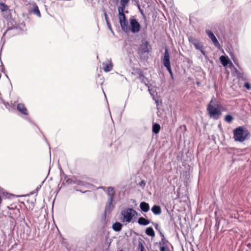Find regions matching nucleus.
<instances>
[{
  "label": "nucleus",
  "instance_id": "nucleus-10",
  "mask_svg": "<svg viewBox=\"0 0 251 251\" xmlns=\"http://www.w3.org/2000/svg\"><path fill=\"white\" fill-rule=\"evenodd\" d=\"M32 5V7H31L28 10L29 13L33 14L34 15H36L37 17L41 18V14L37 5L35 3H33Z\"/></svg>",
  "mask_w": 251,
  "mask_h": 251
},
{
  "label": "nucleus",
  "instance_id": "nucleus-33",
  "mask_svg": "<svg viewBox=\"0 0 251 251\" xmlns=\"http://www.w3.org/2000/svg\"><path fill=\"white\" fill-rule=\"evenodd\" d=\"M160 251H169V249L167 246H160Z\"/></svg>",
  "mask_w": 251,
  "mask_h": 251
},
{
  "label": "nucleus",
  "instance_id": "nucleus-43",
  "mask_svg": "<svg viewBox=\"0 0 251 251\" xmlns=\"http://www.w3.org/2000/svg\"><path fill=\"white\" fill-rule=\"evenodd\" d=\"M153 225L154 226L155 228L157 229V230H159V226L157 224H156V223H152Z\"/></svg>",
  "mask_w": 251,
  "mask_h": 251
},
{
  "label": "nucleus",
  "instance_id": "nucleus-19",
  "mask_svg": "<svg viewBox=\"0 0 251 251\" xmlns=\"http://www.w3.org/2000/svg\"><path fill=\"white\" fill-rule=\"evenodd\" d=\"M139 78L140 79L141 82L143 83H144L146 86L148 87L149 84V80L147 78H146L145 75L143 74V73L142 72H140L139 73Z\"/></svg>",
  "mask_w": 251,
  "mask_h": 251
},
{
  "label": "nucleus",
  "instance_id": "nucleus-49",
  "mask_svg": "<svg viewBox=\"0 0 251 251\" xmlns=\"http://www.w3.org/2000/svg\"><path fill=\"white\" fill-rule=\"evenodd\" d=\"M197 84L198 85H199L200 84V82H198L197 83Z\"/></svg>",
  "mask_w": 251,
  "mask_h": 251
},
{
  "label": "nucleus",
  "instance_id": "nucleus-12",
  "mask_svg": "<svg viewBox=\"0 0 251 251\" xmlns=\"http://www.w3.org/2000/svg\"><path fill=\"white\" fill-rule=\"evenodd\" d=\"M220 60L221 64L224 67H226L228 64L229 65V67L233 66V64L230 60L229 58L227 56L222 55L220 57Z\"/></svg>",
  "mask_w": 251,
  "mask_h": 251
},
{
  "label": "nucleus",
  "instance_id": "nucleus-27",
  "mask_svg": "<svg viewBox=\"0 0 251 251\" xmlns=\"http://www.w3.org/2000/svg\"><path fill=\"white\" fill-rule=\"evenodd\" d=\"M188 41L189 42L192 44L193 46H195V45L198 43H199L200 41V40L195 38L193 37V36H189L188 37Z\"/></svg>",
  "mask_w": 251,
  "mask_h": 251
},
{
  "label": "nucleus",
  "instance_id": "nucleus-24",
  "mask_svg": "<svg viewBox=\"0 0 251 251\" xmlns=\"http://www.w3.org/2000/svg\"><path fill=\"white\" fill-rule=\"evenodd\" d=\"M159 231L160 232V236H161V240L159 242V243H158L159 245L160 246H167V244L168 242V240L165 239L163 233H162L159 230Z\"/></svg>",
  "mask_w": 251,
  "mask_h": 251
},
{
  "label": "nucleus",
  "instance_id": "nucleus-14",
  "mask_svg": "<svg viewBox=\"0 0 251 251\" xmlns=\"http://www.w3.org/2000/svg\"><path fill=\"white\" fill-rule=\"evenodd\" d=\"M17 109L21 114L25 115H28V112L24 104L20 103L17 104Z\"/></svg>",
  "mask_w": 251,
  "mask_h": 251
},
{
  "label": "nucleus",
  "instance_id": "nucleus-20",
  "mask_svg": "<svg viewBox=\"0 0 251 251\" xmlns=\"http://www.w3.org/2000/svg\"><path fill=\"white\" fill-rule=\"evenodd\" d=\"M151 210L155 215H158L161 213V208L160 206L158 205H154L151 207Z\"/></svg>",
  "mask_w": 251,
  "mask_h": 251
},
{
  "label": "nucleus",
  "instance_id": "nucleus-15",
  "mask_svg": "<svg viewBox=\"0 0 251 251\" xmlns=\"http://www.w3.org/2000/svg\"><path fill=\"white\" fill-rule=\"evenodd\" d=\"M121 5L118 7V13L119 15H124V10L125 9L126 6L127 5L129 1H120Z\"/></svg>",
  "mask_w": 251,
  "mask_h": 251
},
{
  "label": "nucleus",
  "instance_id": "nucleus-40",
  "mask_svg": "<svg viewBox=\"0 0 251 251\" xmlns=\"http://www.w3.org/2000/svg\"><path fill=\"white\" fill-rule=\"evenodd\" d=\"M139 185L141 186V187H144L145 185H146V182L144 180H142L140 183H139Z\"/></svg>",
  "mask_w": 251,
  "mask_h": 251
},
{
  "label": "nucleus",
  "instance_id": "nucleus-42",
  "mask_svg": "<svg viewBox=\"0 0 251 251\" xmlns=\"http://www.w3.org/2000/svg\"><path fill=\"white\" fill-rule=\"evenodd\" d=\"M139 247L140 248V251H144V247L141 243H139Z\"/></svg>",
  "mask_w": 251,
  "mask_h": 251
},
{
  "label": "nucleus",
  "instance_id": "nucleus-1",
  "mask_svg": "<svg viewBox=\"0 0 251 251\" xmlns=\"http://www.w3.org/2000/svg\"><path fill=\"white\" fill-rule=\"evenodd\" d=\"M0 10L4 18L7 21L8 28L3 34V36H7L8 37L13 36L16 34L15 30H17L18 27L22 30L25 27V24L23 22L20 26L17 25L15 21L12 19V13L13 10L10 9L9 7L2 2H0Z\"/></svg>",
  "mask_w": 251,
  "mask_h": 251
},
{
  "label": "nucleus",
  "instance_id": "nucleus-2",
  "mask_svg": "<svg viewBox=\"0 0 251 251\" xmlns=\"http://www.w3.org/2000/svg\"><path fill=\"white\" fill-rule=\"evenodd\" d=\"M221 106L217 103V100L213 97L207 106V111L210 118L214 120H218L221 115Z\"/></svg>",
  "mask_w": 251,
  "mask_h": 251
},
{
  "label": "nucleus",
  "instance_id": "nucleus-18",
  "mask_svg": "<svg viewBox=\"0 0 251 251\" xmlns=\"http://www.w3.org/2000/svg\"><path fill=\"white\" fill-rule=\"evenodd\" d=\"M194 46L196 50H200L202 54L204 56L205 55V52L204 50L202 42L200 41L199 43L196 44Z\"/></svg>",
  "mask_w": 251,
  "mask_h": 251
},
{
  "label": "nucleus",
  "instance_id": "nucleus-23",
  "mask_svg": "<svg viewBox=\"0 0 251 251\" xmlns=\"http://www.w3.org/2000/svg\"><path fill=\"white\" fill-rule=\"evenodd\" d=\"M114 202V200H108L107 201V202L105 205V211H110L111 209L113 207V203Z\"/></svg>",
  "mask_w": 251,
  "mask_h": 251
},
{
  "label": "nucleus",
  "instance_id": "nucleus-28",
  "mask_svg": "<svg viewBox=\"0 0 251 251\" xmlns=\"http://www.w3.org/2000/svg\"><path fill=\"white\" fill-rule=\"evenodd\" d=\"M188 41L189 42L192 44L193 46H195V45L198 43H199L200 41V40L195 38L193 37V36H189L188 37Z\"/></svg>",
  "mask_w": 251,
  "mask_h": 251
},
{
  "label": "nucleus",
  "instance_id": "nucleus-41",
  "mask_svg": "<svg viewBox=\"0 0 251 251\" xmlns=\"http://www.w3.org/2000/svg\"><path fill=\"white\" fill-rule=\"evenodd\" d=\"M106 243H107V245L106 248H105V250H108V249H109V246H110V245L111 242H108V238H107H107H106Z\"/></svg>",
  "mask_w": 251,
  "mask_h": 251
},
{
  "label": "nucleus",
  "instance_id": "nucleus-38",
  "mask_svg": "<svg viewBox=\"0 0 251 251\" xmlns=\"http://www.w3.org/2000/svg\"><path fill=\"white\" fill-rule=\"evenodd\" d=\"M244 73L243 72H240L239 75H238V76H237V77L238 78V79H242L243 78V76H244Z\"/></svg>",
  "mask_w": 251,
  "mask_h": 251
},
{
  "label": "nucleus",
  "instance_id": "nucleus-16",
  "mask_svg": "<svg viewBox=\"0 0 251 251\" xmlns=\"http://www.w3.org/2000/svg\"><path fill=\"white\" fill-rule=\"evenodd\" d=\"M102 65L103 66V69L105 72H110L113 67L111 61H108V62H103Z\"/></svg>",
  "mask_w": 251,
  "mask_h": 251
},
{
  "label": "nucleus",
  "instance_id": "nucleus-25",
  "mask_svg": "<svg viewBox=\"0 0 251 251\" xmlns=\"http://www.w3.org/2000/svg\"><path fill=\"white\" fill-rule=\"evenodd\" d=\"M160 130V126L157 123H154L152 125V131L154 134H157L159 133Z\"/></svg>",
  "mask_w": 251,
  "mask_h": 251
},
{
  "label": "nucleus",
  "instance_id": "nucleus-52",
  "mask_svg": "<svg viewBox=\"0 0 251 251\" xmlns=\"http://www.w3.org/2000/svg\"><path fill=\"white\" fill-rule=\"evenodd\" d=\"M103 94H104V96H106V95H105V94L104 91H103Z\"/></svg>",
  "mask_w": 251,
  "mask_h": 251
},
{
  "label": "nucleus",
  "instance_id": "nucleus-26",
  "mask_svg": "<svg viewBox=\"0 0 251 251\" xmlns=\"http://www.w3.org/2000/svg\"><path fill=\"white\" fill-rule=\"evenodd\" d=\"M145 232L147 235L148 236H151L152 237H154L155 236V232L151 227H149L147 228V229L145 230Z\"/></svg>",
  "mask_w": 251,
  "mask_h": 251
},
{
  "label": "nucleus",
  "instance_id": "nucleus-37",
  "mask_svg": "<svg viewBox=\"0 0 251 251\" xmlns=\"http://www.w3.org/2000/svg\"><path fill=\"white\" fill-rule=\"evenodd\" d=\"M244 86L248 90H250L251 88V84L249 82H246L244 84Z\"/></svg>",
  "mask_w": 251,
  "mask_h": 251
},
{
  "label": "nucleus",
  "instance_id": "nucleus-45",
  "mask_svg": "<svg viewBox=\"0 0 251 251\" xmlns=\"http://www.w3.org/2000/svg\"><path fill=\"white\" fill-rule=\"evenodd\" d=\"M99 189H102L104 191L106 192L105 191V188L103 186H100L99 188Z\"/></svg>",
  "mask_w": 251,
  "mask_h": 251
},
{
  "label": "nucleus",
  "instance_id": "nucleus-6",
  "mask_svg": "<svg viewBox=\"0 0 251 251\" xmlns=\"http://www.w3.org/2000/svg\"><path fill=\"white\" fill-rule=\"evenodd\" d=\"M122 216L124 217V220L126 222L129 223L131 222L132 218L135 214H136V211L132 208H129L126 210H123L121 212Z\"/></svg>",
  "mask_w": 251,
  "mask_h": 251
},
{
  "label": "nucleus",
  "instance_id": "nucleus-13",
  "mask_svg": "<svg viewBox=\"0 0 251 251\" xmlns=\"http://www.w3.org/2000/svg\"><path fill=\"white\" fill-rule=\"evenodd\" d=\"M106 194L108 196V200H114L115 196V191L114 187L109 186L107 188V190L106 191Z\"/></svg>",
  "mask_w": 251,
  "mask_h": 251
},
{
  "label": "nucleus",
  "instance_id": "nucleus-39",
  "mask_svg": "<svg viewBox=\"0 0 251 251\" xmlns=\"http://www.w3.org/2000/svg\"><path fill=\"white\" fill-rule=\"evenodd\" d=\"M106 24L107 25V26L108 27V29L112 32L113 33V31L112 30V27H111V24L110 23V22H108V23H106Z\"/></svg>",
  "mask_w": 251,
  "mask_h": 251
},
{
  "label": "nucleus",
  "instance_id": "nucleus-29",
  "mask_svg": "<svg viewBox=\"0 0 251 251\" xmlns=\"http://www.w3.org/2000/svg\"><path fill=\"white\" fill-rule=\"evenodd\" d=\"M89 185V183L86 182V181H82V180H79V181H78V184L77 186H80V187H85V188H88V186Z\"/></svg>",
  "mask_w": 251,
  "mask_h": 251
},
{
  "label": "nucleus",
  "instance_id": "nucleus-5",
  "mask_svg": "<svg viewBox=\"0 0 251 251\" xmlns=\"http://www.w3.org/2000/svg\"><path fill=\"white\" fill-rule=\"evenodd\" d=\"M151 50V47L149 42L145 40H142V43L138 48V52L139 55L142 56L145 53L148 54Z\"/></svg>",
  "mask_w": 251,
  "mask_h": 251
},
{
  "label": "nucleus",
  "instance_id": "nucleus-11",
  "mask_svg": "<svg viewBox=\"0 0 251 251\" xmlns=\"http://www.w3.org/2000/svg\"><path fill=\"white\" fill-rule=\"evenodd\" d=\"M205 33L208 35L209 38L211 40L212 42H213V44L215 47H219L220 46V44L217 39L216 37L213 34V33L209 29H206L205 30Z\"/></svg>",
  "mask_w": 251,
  "mask_h": 251
},
{
  "label": "nucleus",
  "instance_id": "nucleus-21",
  "mask_svg": "<svg viewBox=\"0 0 251 251\" xmlns=\"http://www.w3.org/2000/svg\"><path fill=\"white\" fill-rule=\"evenodd\" d=\"M137 222L138 224L142 226H147L150 223V221L149 220L142 217H140L138 219Z\"/></svg>",
  "mask_w": 251,
  "mask_h": 251
},
{
  "label": "nucleus",
  "instance_id": "nucleus-4",
  "mask_svg": "<svg viewBox=\"0 0 251 251\" xmlns=\"http://www.w3.org/2000/svg\"><path fill=\"white\" fill-rule=\"evenodd\" d=\"M162 62L164 66L166 68L167 71L169 73L171 78L174 79V75L170 64V54L169 52L168 49L167 47H166L165 49L164 56L162 58Z\"/></svg>",
  "mask_w": 251,
  "mask_h": 251
},
{
  "label": "nucleus",
  "instance_id": "nucleus-44",
  "mask_svg": "<svg viewBox=\"0 0 251 251\" xmlns=\"http://www.w3.org/2000/svg\"><path fill=\"white\" fill-rule=\"evenodd\" d=\"M26 120H27L30 124H34L32 121L29 118H27Z\"/></svg>",
  "mask_w": 251,
  "mask_h": 251
},
{
  "label": "nucleus",
  "instance_id": "nucleus-48",
  "mask_svg": "<svg viewBox=\"0 0 251 251\" xmlns=\"http://www.w3.org/2000/svg\"><path fill=\"white\" fill-rule=\"evenodd\" d=\"M41 187V185H40V186H38V187L36 188V191H38L40 189Z\"/></svg>",
  "mask_w": 251,
  "mask_h": 251
},
{
  "label": "nucleus",
  "instance_id": "nucleus-8",
  "mask_svg": "<svg viewBox=\"0 0 251 251\" xmlns=\"http://www.w3.org/2000/svg\"><path fill=\"white\" fill-rule=\"evenodd\" d=\"M130 27V30L132 33H138L141 28V25L135 19H130L129 20Z\"/></svg>",
  "mask_w": 251,
  "mask_h": 251
},
{
  "label": "nucleus",
  "instance_id": "nucleus-32",
  "mask_svg": "<svg viewBox=\"0 0 251 251\" xmlns=\"http://www.w3.org/2000/svg\"><path fill=\"white\" fill-rule=\"evenodd\" d=\"M230 69L231 70V73L233 75H234L238 71L237 69L233 65V66H231L230 67Z\"/></svg>",
  "mask_w": 251,
  "mask_h": 251
},
{
  "label": "nucleus",
  "instance_id": "nucleus-30",
  "mask_svg": "<svg viewBox=\"0 0 251 251\" xmlns=\"http://www.w3.org/2000/svg\"><path fill=\"white\" fill-rule=\"evenodd\" d=\"M233 117L229 114L226 115L225 118V120L228 123H231L232 122V121L233 120Z\"/></svg>",
  "mask_w": 251,
  "mask_h": 251
},
{
  "label": "nucleus",
  "instance_id": "nucleus-47",
  "mask_svg": "<svg viewBox=\"0 0 251 251\" xmlns=\"http://www.w3.org/2000/svg\"><path fill=\"white\" fill-rule=\"evenodd\" d=\"M75 190H76V191H79V192H81V193H85V192H86V191H85L83 192V191H82L81 190H78V189H75Z\"/></svg>",
  "mask_w": 251,
  "mask_h": 251
},
{
  "label": "nucleus",
  "instance_id": "nucleus-17",
  "mask_svg": "<svg viewBox=\"0 0 251 251\" xmlns=\"http://www.w3.org/2000/svg\"><path fill=\"white\" fill-rule=\"evenodd\" d=\"M140 208L142 211L147 212L150 210V205L148 203L142 201L140 204Z\"/></svg>",
  "mask_w": 251,
  "mask_h": 251
},
{
  "label": "nucleus",
  "instance_id": "nucleus-53",
  "mask_svg": "<svg viewBox=\"0 0 251 251\" xmlns=\"http://www.w3.org/2000/svg\"><path fill=\"white\" fill-rule=\"evenodd\" d=\"M103 94H104V96H106V95H105V94L104 91H103Z\"/></svg>",
  "mask_w": 251,
  "mask_h": 251
},
{
  "label": "nucleus",
  "instance_id": "nucleus-22",
  "mask_svg": "<svg viewBox=\"0 0 251 251\" xmlns=\"http://www.w3.org/2000/svg\"><path fill=\"white\" fill-rule=\"evenodd\" d=\"M123 225L121 223L116 222L112 225V228L115 231L119 232L121 230Z\"/></svg>",
  "mask_w": 251,
  "mask_h": 251
},
{
  "label": "nucleus",
  "instance_id": "nucleus-3",
  "mask_svg": "<svg viewBox=\"0 0 251 251\" xmlns=\"http://www.w3.org/2000/svg\"><path fill=\"white\" fill-rule=\"evenodd\" d=\"M233 138L235 142L242 143L246 140L250 135L249 130L244 126H239L233 131Z\"/></svg>",
  "mask_w": 251,
  "mask_h": 251
},
{
  "label": "nucleus",
  "instance_id": "nucleus-50",
  "mask_svg": "<svg viewBox=\"0 0 251 251\" xmlns=\"http://www.w3.org/2000/svg\"><path fill=\"white\" fill-rule=\"evenodd\" d=\"M103 94H104V96H106V95H105V94L104 91H103Z\"/></svg>",
  "mask_w": 251,
  "mask_h": 251
},
{
  "label": "nucleus",
  "instance_id": "nucleus-31",
  "mask_svg": "<svg viewBox=\"0 0 251 251\" xmlns=\"http://www.w3.org/2000/svg\"><path fill=\"white\" fill-rule=\"evenodd\" d=\"M0 194H1L3 196H5L6 198H10L11 196H13V195L9 194L6 192H4L3 190H0Z\"/></svg>",
  "mask_w": 251,
  "mask_h": 251
},
{
  "label": "nucleus",
  "instance_id": "nucleus-36",
  "mask_svg": "<svg viewBox=\"0 0 251 251\" xmlns=\"http://www.w3.org/2000/svg\"><path fill=\"white\" fill-rule=\"evenodd\" d=\"M103 11L104 12V18H105V21H106V23H108L109 22V19H108V15L107 14L105 10L104 9L103 10Z\"/></svg>",
  "mask_w": 251,
  "mask_h": 251
},
{
  "label": "nucleus",
  "instance_id": "nucleus-9",
  "mask_svg": "<svg viewBox=\"0 0 251 251\" xmlns=\"http://www.w3.org/2000/svg\"><path fill=\"white\" fill-rule=\"evenodd\" d=\"M64 178L62 182V185H77L79 179L75 176H73L71 178H69L68 176L64 174Z\"/></svg>",
  "mask_w": 251,
  "mask_h": 251
},
{
  "label": "nucleus",
  "instance_id": "nucleus-35",
  "mask_svg": "<svg viewBox=\"0 0 251 251\" xmlns=\"http://www.w3.org/2000/svg\"><path fill=\"white\" fill-rule=\"evenodd\" d=\"M7 208L10 210H13L14 211V212L16 213L17 212L19 213L20 211L19 209L18 208H16V206L15 207H10L9 206H7Z\"/></svg>",
  "mask_w": 251,
  "mask_h": 251
},
{
  "label": "nucleus",
  "instance_id": "nucleus-34",
  "mask_svg": "<svg viewBox=\"0 0 251 251\" xmlns=\"http://www.w3.org/2000/svg\"><path fill=\"white\" fill-rule=\"evenodd\" d=\"M147 87L148 88V90H149V92L150 94H151V95L154 97V90H153V89L150 88V87L149 86V85H148V87Z\"/></svg>",
  "mask_w": 251,
  "mask_h": 251
},
{
  "label": "nucleus",
  "instance_id": "nucleus-7",
  "mask_svg": "<svg viewBox=\"0 0 251 251\" xmlns=\"http://www.w3.org/2000/svg\"><path fill=\"white\" fill-rule=\"evenodd\" d=\"M119 17L122 29L126 33L130 31V26L128 25L126 15H119Z\"/></svg>",
  "mask_w": 251,
  "mask_h": 251
},
{
  "label": "nucleus",
  "instance_id": "nucleus-51",
  "mask_svg": "<svg viewBox=\"0 0 251 251\" xmlns=\"http://www.w3.org/2000/svg\"><path fill=\"white\" fill-rule=\"evenodd\" d=\"M103 94H104V96H106V95H105V94L104 91H103Z\"/></svg>",
  "mask_w": 251,
  "mask_h": 251
},
{
  "label": "nucleus",
  "instance_id": "nucleus-46",
  "mask_svg": "<svg viewBox=\"0 0 251 251\" xmlns=\"http://www.w3.org/2000/svg\"><path fill=\"white\" fill-rule=\"evenodd\" d=\"M240 72H240V71H237V72H236V73L235 74V75H235V76H236V77H237V76H238V75H239V74Z\"/></svg>",
  "mask_w": 251,
  "mask_h": 251
}]
</instances>
